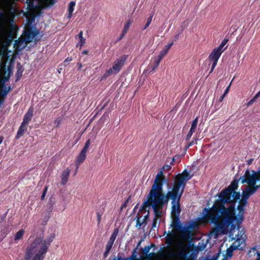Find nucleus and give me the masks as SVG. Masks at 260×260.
Returning <instances> with one entry per match:
<instances>
[{
	"mask_svg": "<svg viewBox=\"0 0 260 260\" xmlns=\"http://www.w3.org/2000/svg\"><path fill=\"white\" fill-rule=\"evenodd\" d=\"M191 176L190 173L184 170L182 174L176 176V180L171 189L167 191L166 194L162 191L164 183L167 182L164 175L162 170L156 175L154 182L148 193L146 200L143 203L141 209L147 211V214L145 215L139 213L135 219L131 221V224H136L135 226L139 228H144L147 225L148 218V212L152 208L155 214L151 228L157 226L158 219L162 215V208L167 205L169 200H172L171 218L172 223L170 228H198L199 224L194 220L183 225L179 220V215L181 209L179 201L184 191L186 182L190 180Z\"/></svg>",
	"mask_w": 260,
	"mask_h": 260,
	"instance_id": "nucleus-1",
	"label": "nucleus"
},
{
	"mask_svg": "<svg viewBox=\"0 0 260 260\" xmlns=\"http://www.w3.org/2000/svg\"><path fill=\"white\" fill-rule=\"evenodd\" d=\"M238 186L237 181L233 182L227 188L218 194V199L216 200L210 210L204 208L202 214L194 220L198 222L199 226L205 225L210 221L215 224V228H239L240 224L226 221V218L222 214L223 209L226 208L224 206L225 203H235L240 199V193L235 191Z\"/></svg>",
	"mask_w": 260,
	"mask_h": 260,
	"instance_id": "nucleus-2",
	"label": "nucleus"
},
{
	"mask_svg": "<svg viewBox=\"0 0 260 260\" xmlns=\"http://www.w3.org/2000/svg\"><path fill=\"white\" fill-rule=\"evenodd\" d=\"M239 180L242 184L247 183L248 186L242 192V199L240 200L237 207L238 213L237 216L235 213L234 205H231L228 208H224L222 211V215L226 218V221L234 222L237 224H241L243 220L245 206L247 203L248 199L260 187V184L256 185V182L260 181V171L247 170L244 175L239 178Z\"/></svg>",
	"mask_w": 260,
	"mask_h": 260,
	"instance_id": "nucleus-3",
	"label": "nucleus"
},
{
	"mask_svg": "<svg viewBox=\"0 0 260 260\" xmlns=\"http://www.w3.org/2000/svg\"><path fill=\"white\" fill-rule=\"evenodd\" d=\"M45 239L41 236L32 237L28 239V245L24 253L25 260H43L48 248L55 237L54 232L51 231Z\"/></svg>",
	"mask_w": 260,
	"mask_h": 260,
	"instance_id": "nucleus-4",
	"label": "nucleus"
},
{
	"mask_svg": "<svg viewBox=\"0 0 260 260\" xmlns=\"http://www.w3.org/2000/svg\"><path fill=\"white\" fill-rule=\"evenodd\" d=\"M127 59V56L123 55L115 60L112 65V67L106 72L104 75L107 77L113 74H116L120 72L122 68Z\"/></svg>",
	"mask_w": 260,
	"mask_h": 260,
	"instance_id": "nucleus-5",
	"label": "nucleus"
},
{
	"mask_svg": "<svg viewBox=\"0 0 260 260\" xmlns=\"http://www.w3.org/2000/svg\"><path fill=\"white\" fill-rule=\"evenodd\" d=\"M39 34L38 30L34 31L28 30L26 32L24 38H20L18 40H15L14 45L17 48L25 47L27 43L33 41L34 38Z\"/></svg>",
	"mask_w": 260,
	"mask_h": 260,
	"instance_id": "nucleus-6",
	"label": "nucleus"
},
{
	"mask_svg": "<svg viewBox=\"0 0 260 260\" xmlns=\"http://www.w3.org/2000/svg\"><path fill=\"white\" fill-rule=\"evenodd\" d=\"M222 53H223L222 51L215 48L210 54L209 56V59L213 62L210 72H212L216 66L218 60Z\"/></svg>",
	"mask_w": 260,
	"mask_h": 260,
	"instance_id": "nucleus-7",
	"label": "nucleus"
},
{
	"mask_svg": "<svg viewBox=\"0 0 260 260\" xmlns=\"http://www.w3.org/2000/svg\"><path fill=\"white\" fill-rule=\"evenodd\" d=\"M213 230V231H222V232L224 233L225 232H229L230 233H236L237 232V235L236 236L237 237H235V238L237 239V242H239V241L241 240V239L242 238L243 235H241L239 237V233L240 232L241 233H243V234H244L245 229H242V230L240 231V229H212Z\"/></svg>",
	"mask_w": 260,
	"mask_h": 260,
	"instance_id": "nucleus-8",
	"label": "nucleus"
},
{
	"mask_svg": "<svg viewBox=\"0 0 260 260\" xmlns=\"http://www.w3.org/2000/svg\"><path fill=\"white\" fill-rule=\"evenodd\" d=\"M34 109L32 107H30L27 112L24 116L23 121L21 123L23 125H28L29 122L31 121L33 115Z\"/></svg>",
	"mask_w": 260,
	"mask_h": 260,
	"instance_id": "nucleus-9",
	"label": "nucleus"
},
{
	"mask_svg": "<svg viewBox=\"0 0 260 260\" xmlns=\"http://www.w3.org/2000/svg\"><path fill=\"white\" fill-rule=\"evenodd\" d=\"M248 255L249 257L257 255L258 257L257 260H260V245L255 246L251 248L248 252Z\"/></svg>",
	"mask_w": 260,
	"mask_h": 260,
	"instance_id": "nucleus-10",
	"label": "nucleus"
},
{
	"mask_svg": "<svg viewBox=\"0 0 260 260\" xmlns=\"http://www.w3.org/2000/svg\"><path fill=\"white\" fill-rule=\"evenodd\" d=\"M70 172L71 171L69 168H67L62 171V174L61 175V184L65 185L67 183Z\"/></svg>",
	"mask_w": 260,
	"mask_h": 260,
	"instance_id": "nucleus-11",
	"label": "nucleus"
},
{
	"mask_svg": "<svg viewBox=\"0 0 260 260\" xmlns=\"http://www.w3.org/2000/svg\"><path fill=\"white\" fill-rule=\"evenodd\" d=\"M27 129V125H23L22 123L21 124L17 133L16 136V139H19L20 137H21L23 134L26 132Z\"/></svg>",
	"mask_w": 260,
	"mask_h": 260,
	"instance_id": "nucleus-12",
	"label": "nucleus"
},
{
	"mask_svg": "<svg viewBox=\"0 0 260 260\" xmlns=\"http://www.w3.org/2000/svg\"><path fill=\"white\" fill-rule=\"evenodd\" d=\"M86 154L82 153L81 152L79 153L76 160V171L78 170L80 164L82 163L84 161V160L86 158Z\"/></svg>",
	"mask_w": 260,
	"mask_h": 260,
	"instance_id": "nucleus-13",
	"label": "nucleus"
},
{
	"mask_svg": "<svg viewBox=\"0 0 260 260\" xmlns=\"http://www.w3.org/2000/svg\"><path fill=\"white\" fill-rule=\"evenodd\" d=\"M240 246L239 244L236 245L234 243L232 244L230 247L226 250V255L230 257H232L233 255V251L236 250L238 247Z\"/></svg>",
	"mask_w": 260,
	"mask_h": 260,
	"instance_id": "nucleus-14",
	"label": "nucleus"
},
{
	"mask_svg": "<svg viewBox=\"0 0 260 260\" xmlns=\"http://www.w3.org/2000/svg\"><path fill=\"white\" fill-rule=\"evenodd\" d=\"M155 247V245L154 244L152 243L150 245L145 246V247L142 248L141 249V253H142L141 256H145L148 255L150 249L152 247Z\"/></svg>",
	"mask_w": 260,
	"mask_h": 260,
	"instance_id": "nucleus-15",
	"label": "nucleus"
},
{
	"mask_svg": "<svg viewBox=\"0 0 260 260\" xmlns=\"http://www.w3.org/2000/svg\"><path fill=\"white\" fill-rule=\"evenodd\" d=\"M76 5V3L74 1H72L70 3L68 7V15L67 16L68 18L70 19L72 16L73 12L74 10V7Z\"/></svg>",
	"mask_w": 260,
	"mask_h": 260,
	"instance_id": "nucleus-16",
	"label": "nucleus"
},
{
	"mask_svg": "<svg viewBox=\"0 0 260 260\" xmlns=\"http://www.w3.org/2000/svg\"><path fill=\"white\" fill-rule=\"evenodd\" d=\"M17 72L16 73V75L17 76V79L18 80L22 75V73L23 72V69L20 63L17 64Z\"/></svg>",
	"mask_w": 260,
	"mask_h": 260,
	"instance_id": "nucleus-17",
	"label": "nucleus"
},
{
	"mask_svg": "<svg viewBox=\"0 0 260 260\" xmlns=\"http://www.w3.org/2000/svg\"><path fill=\"white\" fill-rule=\"evenodd\" d=\"M133 21L131 19L128 20L126 23L124 24L123 27V29L122 30V36H125L127 30H128L131 24H132Z\"/></svg>",
	"mask_w": 260,
	"mask_h": 260,
	"instance_id": "nucleus-18",
	"label": "nucleus"
},
{
	"mask_svg": "<svg viewBox=\"0 0 260 260\" xmlns=\"http://www.w3.org/2000/svg\"><path fill=\"white\" fill-rule=\"evenodd\" d=\"M228 40L227 39H224L222 42L221 43V44L219 45V46H218L217 47H216V48L218 49V50H219L220 51H222V52H223V51L226 49V47H224V46L226 45V44L227 43Z\"/></svg>",
	"mask_w": 260,
	"mask_h": 260,
	"instance_id": "nucleus-19",
	"label": "nucleus"
},
{
	"mask_svg": "<svg viewBox=\"0 0 260 260\" xmlns=\"http://www.w3.org/2000/svg\"><path fill=\"white\" fill-rule=\"evenodd\" d=\"M118 230H119V229H115V230L114 231L113 233L111 235V236L110 238V239L108 241L114 243V242L115 240L116 237L118 235V233L119 232Z\"/></svg>",
	"mask_w": 260,
	"mask_h": 260,
	"instance_id": "nucleus-20",
	"label": "nucleus"
},
{
	"mask_svg": "<svg viewBox=\"0 0 260 260\" xmlns=\"http://www.w3.org/2000/svg\"><path fill=\"white\" fill-rule=\"evenodd\" d=\"M24 233L23 230H20L16 233L14 239L15 240H20L22 238Z\"/></svg>",
	"mask_w": 260,
	"mask_h": 260,
	"instance_id": "nucleus-21",
	"label": "nucleus"
},
{
	"mask_svg": "<svg viewBox=\"0 0 260 260\" xmlns=\"http://www.w3.org/2000/svg\"><path fill=\"white\" fill-rule=\"evenodd\" d=\"M161 59H161L159 57H157V58H155L154 59V65L153 66L152 68V71H154V70L158 67Z\"/></svg>",
	"mask_w": 260,
	"mask_h": 260,
	"instance_id": "nucleus-22",
	"label": "nucleus"
},
{
	"mask_svg": "<svg viewBox=\"0 0 260 260\" xmlns=\"http://www.w3.org/2000/svg\"><path fill=\"white\" fill-rule=\"evenodd\" d=\"M198 123V117H197L192 122L191 126L190 129H192V131H196Z\"/></svg>",
	"mask_w": 260,
	"mask_h": 260,
	"instance_id": "nucleus-23",
	"label": "nucleus"
},
{
	"mask_svg": "<svg viewBox=\"0 0 260 260\" xmlns=\"http://www.w3.org/2000/svg\"><path fill=\"white\" fill-rule=\"evenodd\" d=\"M231 84H232V82L230 83L229 86L226 88L223 94L220 97V98L219 99V102H222V100H223L224 98L225 97V96L228 93L229 90H230V86L231 85Z\"/></svg>",
	"mask_w": 260,
	"mask_h": 260,
	"instance_id": "nucleus-24",
	"label": "nucleus"
},
{
	"mask_svg": "<svg viewBox=\"0 0 260 260\" xmlns=\"http://www.w3.org/2000/svg\"><path fill=\"white\" fill-rule=\"evenodd\" d=\"M152 17H153V14H151L149 17V18H148V19L147 20V22H146L145 26L144 27L143 29H145L147 28V27H148V26L150 25V24L151 23V22L152 21Z\"/></svg>",
	"mask_w": 260,
	"mask_h": 260,
	"instance_id": "nucleus-25",
	"label": "nucleus"
},
{
	"mask_svg": "<svg viewBox=\"0 0 260 260\" xmlns=\"http://www.w3.org/2000/svg\"><path fill=\"white\" fill-rule=\"evenodd\" d=\"M168 51L164 48L160 52L158 57L162 59L168 53Z\"/></svg>",
	"mask_w": 260,
	"mask_h": 260,
	"instance_id": "nucleus-26",
	"label": "nucleus"
},
{
	"mask_svg": "<svg viewBox=\"0 0 260 260\" xmlns=\"http://www.w3.org/2000/svg\"><path fill=\"white\" fill-rule=\"evenodd\" d=\"M80 41L77 44V47H79L80 48H81L82 46L85 44V39H79Z\"/></svg>",
	"mask_w": 260,
	"mask_h": 260,
	"instance_id": "nucleus-27",
	"label": "nucleus"
},
{
	"mask_svg": "<svg viewBox=\"0 0 260 260\" xmlns=\"http://www.w3.org/2000/svg\"><path fill=\"white\" fill-rule=\"evenodd\" d=\"M113 245V243L108 241L106 244V249L111 250Z\"/></svg>",
	"mask_w": 260,
	"mask_h": 260,
	"instance_id": "nucleus-28",
	"label": "nucleus"
},
{
	"mask_svg": "<svg viewBox=\"0 0 260 260\" xmlns=\"http://www.w3.org/2000/svg\"><path fill=\"white\" fill-rule=\"evenodd\" d=\"M194 132H195V131H192V129H190V130H189V132H188V134H187V136H186V140H189L190 139V138H191V136L192 135V134H193Z\"/></svg>",
	"mask_w": 260,
	"mask_h": 260,
	"instance_id": "nucleus-29",
	"label": "nucleus"
},
{
	"mask_svg": "<svg viewBox=\"0 0 260 260\" xmlns=\"http://www.w3.org/2000/svg\"><path fill=\"white\" fill-rule=\"evenodd\" d=\"M256 101V99H254V98H253L251 100H250L247 104V106L249 107L251 106L255 101Z\"/></svg>",
	"mask_w": 260,
	"mask_h": 260,
	"instance_id": "nucleus-30",
	"label": "nucleus"
},
{
	"mask_svg": "<svg viewBox=\"0 0 260 260\" xmlns=\"http://www.w3.org/2000/svg\"><path fill=\"white\" fill-rule=\"evenodd\" d=\"M173 45V42H171V43L168 44V45H166L164 48L166 49L167 50H168L169 51V49H170V48L171 47V46Z\"/></svg>",
	"mask_w": 260,
	"mask_h": 260,
	"instance_id": "nucleus-31",
	"label": "nucleus"
},
{
	"mask_svg": "<svg viewBox=\"0 0 260 260\" xmlns=\"http://www.w3.org/2000/svg\"><path fill=\"white\" fill-rule=\"evenodd\" d=\"M88 149V147H84L83 149L81 150V151L80 152L82 153L86 154Z\"/></svg>",
	"mask_w": 260,
	"mask_h": 260,
	"instance_id": "nucleus-32",
	"label": "nucleus"
},
{
	"mask_svg": "<svg viewBox=\"0 0 260 260\" xmlns=\"http://www.w3.org/2000/svg\"><path fill=\"white\" fill-rule=\"evenodd\" d=\"M171 167L170 165H165L164 167H163V168L162 169H164V170H167V171H169L171 169Z\"/></svg>",
	"mask_w": 260,
	"mask_h": 260,
	"instance_id": "nucleus-33",
	"label": "nucleus"
},
{
	"mask_svg": "<svg viewBox=\"0 0 260 260\" xmlns=\"http://www.w3.org/2000/svg\"><path fill=\"white\" fill-rule=\"evenodd\" d=\"M72 60V58L71 57H68L64 61V66H66L67 64H66V62L71 61Z\"/></svg>",
	"mask_w": 260,
	"mask_h": 260,
	"instance_id": "nucleus-34",
	"label": "nucleus"
},
{
	"mask_svg": "<svg viewBox=\"0 0 260 260\" xmlns=\"http://www.w3.org/2000/svg\"><path fill=\"white\" fill-rule=\"evenodd\" d=\"M90 144V140L89 139H88V140L86 141V142L85 144L84 147L89 148Z\"/></svg>",
	"mask_w": 260,
	"mask_h": 260,
	"instance_id": "nucleus-35",
	"label": "nucleus"
},
{
	"mask_svg": "<svg viewBox=\"0 0 260 260\" xmlns=\"http://www.w3.org/2000/svg\"><path fill=\"white\" fill-rule=\"evenodd\" d=\"M109 252H110V250H108L106 249V251H105V252L104 253V254H103L104 258H106L107 257V256L109 254Z\"/></svg>",
	"mask_w": 260,
	"mask_h": 260,
	"instance_id": "nucleus-36",
	"label": "nucleus"
},
{
	"mask_svg": "<svg viewBox=\"0 0 260 260\" xmlns=\"http://www.w3.org/2000/svg\"><path fill=\"white\" fill-rule=\"evenodd\" d=\"M116 260H128V259L122 258L121 256L118 255L117 258H116Z\"/></svg>",
	"mask_w": 260,
	"mask_h": 260,
	"instance_id": "nucleus-37",
	"label": "nucleus"
},
{
	"mask_svg": "<svg viewBox=\"0 0 260 260\" xmlns=\"http://www.w3.org/2000/svg\"><path fill=\"white\" fill-rule=\"evenodd\" d=\"M78 37H79V39H83V38H84L83 37V31H80V32L78 34Z\"/></svg>",
	"mask_w": 260,
	"mask_h": 260,
	"instance_id": "nucleus-38",
	"label": "nucleus"
},
{
	"mask_svg": "<svg viewBox=\"0 0 260 260\" xmlns=\"http://www.w3.org/2000/svg\"><path fill=\"white\" fill-rule=\"evenodd\" d=\"M194 144H197V141H192L190 142L189 143H188V147H190Z\"/></svg>",
	"mask_w": 260,
	"mask_h": 260,
	"instance_id": "nucleus-39",
	"label": "nucleus"
},
{
	"mask_svg": "<svg viewBox=\"0 0 260 260\" xmlns=\"http://www.w3.org/2000/svg\"><path fill=\"white\" fill-rule=\"evenodd\" d=\"M48 186H46L44 190H43V193H45V194H46L47 192V190H48Z\"/></svg>",
	"mask_w": 260,
	"mask_h": 260,
	"instance_id": "nucleus-40",
	"label": "nucleus"
},
{
	"mask_svg": "<svg viewBox=\"0 0 260 260\" xmlns=\"http://www.w3.org/2000/svg\"><path fill=\"white\" fill-rule=\"evenodd\" d=\"M260 96V94L257 92L253 98H254L255 99H257Z\"/></svg>",
	"mask_w": 260,
	"mask_h": 260,
	"instance_id": "nucleus-41",
	"label": "nucleus"
},
{
	"mask_svg": "<svg viewBox=\"0 0 260 260\" xmlns=\"http://www.w3.org/2000/svg\"><path fill=\"white\" fill-rule=\"evenodd\" d=\"M155 253L154 252H151L150 253L148 254V255H149V256H154V255H155Z\"/></svg>",
	"mask_w": 260,
	"mask_h": 260,
	"instance_id": "nucleus-42",
	"label": "nucleus"
},
{
	"mask_svg": "<svg viewBox=\"0 0 260 260\" xmlns=\"http://www.w3.org/2000/svg\"><path fill=\"white\" fill-rule=\"evenodd\" d=\"M55 123L56 124V126H58L60 124L59 120H55Z\"/></svg>",
	"mask_w": 260,
	"mask_h": 260,
	"instance_id": "nucleus-43",
	"label": "nucleus"
},
{
	"mask_svg": "<svg viewBox=\"0 0 260 260\" xmlns=\"http://www.w3.org/2000/svg\"><path fill=\"white\" fill-rule=\"evenodd\" d=\"M252 160H253V159H248V160H247V164H248V165H250V164H251V162H252Z\"/></svg>",
	"mask_w": 260,
	"mask_h": 260,
	"instance_id": "nucleus-44",
	"label": "nucleus"
},
{
	"mask_svg": "<svg viewBox=\"0 0 260 260\" xmlns=\"http://www.w3.org/2000/svg\"><path fill=\"white\" fill-rule=\"evenodd\" d=\"M45 196H46V194H45V193H42V196H41V199H42V200H44V198H45Z\"/></svg>",
	"mask_w": 260,
	"mask_h": 260,
	"instance_id": "nucleus-45",
	"label": "nucleus"
},
{
	"mask_svg": "<svg viewBox=\"0 0 260 260\" xmlns=\"http://www.w3.org/2000/svg\"><path fill=\"white\" fill-rule=\"evenodd\" d=\"M136 249H135L134 251V253H133V257H136V255H135V252H136Z\"/></svg>",
	"mask_w": 260,
	"mask_h": 260,
	"instance_id": "nucleus-46",
	"label": "nucleus"
},
{
	"mask_svg": "<svg viewBox=\"0 0 260 260\" xmlns=\"http://www.w3.org/2000/svg\"><path fill=\"white\" fill-rule=\"evenodd\" d=\"M124 36H122V33L121 34L119 38V40H121Z\"/></svg>",
	"mask_w": 260,
	"mask_h": 260,
	"instance_id": "nucleus-47",
	"label": "nucleus"
},
{
	"mask_svg": "<svg viewBox=\"0 0 260 260\" xmlns=\"http://www.w3.org/2000/svg\"><path fill=\"white\" fill-rule=\"evenodd\" d=\"M3 141V138L0 137V144L2 143Z\"/></svg>",
	"mask_w": 260,
	"mask_h": 260,
	"instance_id": "nucleus-48",
	"label": "nucleus"
},
{
	"mask_svg": "<svg viewBox=\"0 0 260 260\" xmlns=\"http://www.w3.org/2000/svg\"><path fill=\"white\" fill-rule=\"evenodd\" d=\"M9 89H10V88H9L7 90H6V91H5V93H4V94H7L8 93V92H9Z\"/></svg>",
	"mask_w": 260,
	"mask_h": 260,
	"instance_id": "nucleus-49",
	"label": "nucleus"
},
{
	"mask_svg": "<svg viewBox=\"0 0 260 260\" xmlns=\"http://www.w3.org/2000/svg\"><path fill=\"white\" fill-rule=\"evenodd\" d=\"M83 53H85V54H87L88 53V51L87 50H84L83 52Z\"/></svg>",
	"mask_w": 260,
	"mask_h": 260,
	"instance_id": "nucleus-50",
	"label": "nucleus"
},
{
	"mask_svg": "<svg viewBox=\"0 0 260 260\" xmlns=\"http://www.w3.org/2000/svg\"><path fill=\"white\" fill-rule=\"evenodd\" d=\"M125 206H126V204H125V203H124V204L122 206L121 208H123L125 207Z\"/></svg>",
	"mask_w": 260,
	"mask_h": 260,
	"instance_id": "nucleus-51",
	"label": "nucleus"
},
{
	"mask_svg": "<svg viewBox=\"0 0 260 260\" xmlns=\"http://www.w3.org/2000/svg\"><path fill=\"white\" fill-rule=\"evenodd\" d=\"M133 224H134L133 223ZM133 223L131 224V223L130 224L128 225V226H127V228H129V226H133Z\"/></svg>",
	"mask_w": 260,
	"mask_h": 260,
	"instance_id": "nucleus-52",
	"label": "nucleus"
},
{
	"mask_svg": "<svg viewBox=\"0 0 260 260\" xmlns=\"http://www.w3.org/2000/svg\"><path fill=\"white\" fill-rule=\"evenodd\" d=\"M12 40V38L11 37V39H10V40H9V43H11Z\"/></svg>",
	"mask_w": 260,
	"mask_h": 260,
	"instance_id": "nucleus-53",
	"label": "nucleus"
},
{
	"mask_svg": "<svg viewBox=\"0 0 260 260\" xmlns=\"http://www.w3.org/2000/svg\"><path fill=\"white\" fill-rule=\"evenodd\" d=\"M78 64L79 65V67H80V68H81L82 67L81 64L80 63H78Z\"/></svg>",
	"mask_w": 260,
	"mask_h": 260,
	"instance_id": "nucleus-54",
	"label": "nucleus"
},
{
	"mask_svg": "<svg viewBox=\"0 0 260 260\" xmlns=\"http://www.w3.org/2000/svg\"><path fill=\"white\" fill-rule=\"evenodd\" d=\"M189 147H188V145H187L186 146V148H186V149H188Z\"/></svg>",
	"mask_w": 260,
	"mask_h": 260,
	"instance_id": "nucleus-55",
	"label": "nucleus"
},
{
	"mask_svg": "<svg viewBox=\"0 0 260 260\" xmlns=\"http://www.w3.org/2000/svg\"><path fill=\"white\" fill-rule=\"evenodd\" d=\"M58 72L59 73H60V70H58Z\"/></svg>",
	"mask_w": 260,
	"mask_h": 260,
	"instance_id": "nucleus-56",
	"label": "nucleus"
},
{
	"mask_svg": "<svg viewBox=\"0 0 260 260\" xmlns=\"http://www.w3.org/2000/svg\"><path fill=\"white\" fill-rule=\"evenodd\" d=\"M258 93L260 94V90L258 92Z\"/></svg>",
	"mask_w": 260,
	"mask_h": 260,
	"instance_id": "nucleus-57",
	"label": "nucleus"
},
{
	"mask_svg": "<svg viewBox=\"0 0 260 260\" xmlns=\"http://www.w3.org/2000/svg\"><path fill=\"white\" fill-rule=\"evenodd\" d=\"M113 260H116V258H114Z\"/></svg>",
	"mask_w": 260,
	"mask_h": 260,
	"instance_id": "nucleus-58",
	"label": "nucleus"
}]
</instances>
